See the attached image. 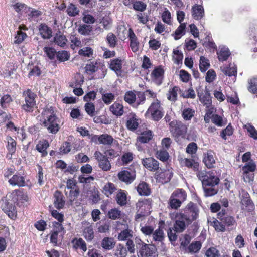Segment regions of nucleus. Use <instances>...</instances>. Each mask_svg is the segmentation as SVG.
<instances>
[{
  "label": "nucleus",
  "mask_w": 257,
  "mask_h": 257,
  "mask_svg": "<svg viewBox=\"0 0 257 257\" xmlns=\"http://www.w3.org/2000/svg\"><path fill=\"white\" fill-rule=\"evenodd\" d=\"M129 38L130 40V47L133 52H136L139 49V42L135 33L130 31L129 33Z\"/></svg>",
  "instance_id": "32"
},
{
  "label": "nucleus",
  "mask_w": 257,
  "mask_h": 257,
  "mask_svg": "<svg viewBox=\"0 0 257 257\" xmlns=\"http://www.w3.org/2000/svg\"><path fill=\"white\" fill-rule=\"evenodd\" d=\"M74 246L76 249L80 248L83 251H86L87 250L86 244L82 238L75 239L73 240Z\"/></svg>",
  "instance_id": "45"
},
{
  "label": "nucleus",
  "mask_w": 257,
  "mask_h": 257,
  "mask_svg": "<svg viewBox=\"0 0 257 257\" xmlns=\"http://www.w3.org/2000/svg\"><path fill=\"white\" fill-rule=\"evenodd\" d=\"M110 68L114 71L117 75L120 74L122 68L121 60L118 59L112 60L110 64Z\"/></svg>",
  "instance_id": "33"
},
{
  "label": "nucleus",
  "mask_w": 257,
  "mask_h": 257,
  "mask_svg": "<svg viewBox=\"0 0 257 257\" xmlns=\"http://www.w3.org/2000/svg\"><path fill=\"white\" fill-rule=\"evenodd\" d=\"M54 205L55 208L60 209L64 207L65 201L62 194L59 191H56L54 194Z\"/></svg>",
  "instance_id": "20"
},
{
  "label": "nucleus",
  "mask_w": 257,
  "mask_h": 257,
  "mask_svg": "<svg viewBox=\"0 0 257 257\" xmlns=\"http://www.w3.org/2000/svg\"><path fill=\"white\" fill-rule=\"evenodd\" d=\"M27 37L25 33L22 32L20 30L17 31V34L15 37V43L20 44L23 41L25 38Z\"/></svg>",
  "instance_id": "62"
},
{
  "label": "nucleus",
  "mask_w": 257,
  "mask_h": 257,
  "mask_svg": "<svg viewBox=\"0 0 257 257\" xmlns=\"http://www.w3.org/2000/svg\"><path fill=\"white\" fill-rule=\"evenodd\" d=\"M153 135L150 131L144 132L138 137V140L142 143L148 142L152 138Z\"/></svg>",
  "instance_id": "43"
},
{
  "label": "nucleus",
  "mask_w": 257,
  "mask_h": 257,
  "mask_svg": "<svg viewBox=\"0 0 257 257\" xmlns=\"http://www.w3.org/2000/svg\"><path fill=\"white\" fill-rule=\"evenodd\" d=\"M185 23H181L180 26L175 30L174 34L172 35L174 36L175 40L179 39L183 35L185 34Z\"/></svg>",
  "instance_id": "37"
},
{
  "label": "nucleus",
  "mask_w": 257,
  "mask_h": 257,
  "mask_svg": "<svg viewBox=\"0 0 257 257\" xmlns=\"http://www.w3.org/2000/svg\"><path fill=\"white\" fill-rule=\"evenodd\" d=\"M90 139L92 142L96 144H103L105 146H110L114 141L113 137L107 134L92 135Z\"/></svg>",
  "instance_id": "12"
},
{
  "label": "nucleus",
  "mask_w": 257,
  "mask_h": 257,
  "mask_svg": "<svg viewBox=\"0 0 257 257\" xmlns=\"http://www.w3.org/2000/svg\"><path fill=\"white\" fill-rule=\"evenodd\" d=\"M23 97L24 98V103L22 105V109L26 112H32L36 105V95L30 89H28L23 92Z\"/></svg>",
  "instance_id": "6"
},
{
  "label": "nucleus",
  "mask_w": 257,
  "mask_h": 257,
  "mask_svg": "<svg viewBox=\"0 0 257 257\" xmlns=\"http://www.w3.org/2000/svg\"><path fill=\"white\" fill-rule=\"evenodd\" d=\"M139 123L136 115L134 113H131L128 116L126 122V126L128 129L134 131L138 127Z\"/></svg>",
  "instance_id": "21"
},
{
  "label": "nucleus",
  "mask_w": 257,
  "mask_h": 257,
  "mask_svg": "<svg viewBox=\"0 0 257 257\" xmlns=\"http://www.w3.org/2000/svg\"><path fill=\"white\" fill-rule=\"evenodd\" d=\"M170 132L176 139L179 137H184L187 133L186 125L181 121H171L170 123Z\"/></svg>",
  "instance_id": "8"
},
{
  "label": "nucleus",
  "mask_w": 257,
  "mask_h": 257,
  "mask_svg": "<svg viewBox=\"0 0 257 257\" xmlns=\"http://www.w3.org/2000/svg\"><path fill=\"white\" fill-rule=\"evenodd\" d=\"M0 205L2 210L10 218L14 219L16 218L17 215L16 207L6 198H3L0 201Z\"/></svg>",
  "instance_id": "11"
},
{
  "label": "nucleus",
  "mask_w": 257,
  "mask_h": 257,
  "mask_svg": "<svg viewBox=\"0 0 257 257\" xmlns=\"http://www.w3.org/2000/svg\"><path fill=\"white\" fill-rule=\"evenodd\" d=\"M85 109L87 113L90 116L94 115L95 108L93 103L87 102L85 104Z\"/></svg>",
  "instance_id": "56"
},
{
  "label": "nucleus",
  "mask_w": 257,
  "mask_h": 257,
  "mask_svg": "<svg viewBox=\"0 0 257 257\" xmlns=\"http://www.w3.org/2000/svg\"><path fill=\"white\" fill-rule=\"evenodd\" d=\"M169 156V154L166 150H160L156 153V157L162 161H166L168 159Z\"/></svg>",
  "instance_id": "59"
},
{
  "label": "nucleus",
  "mask_w": 257,
  "mask_h": 257,
  "mask_svg": "<svg viewBox=\"0 0 257 257\" xmlns=\"http://www.w3.org/2000/svg\"><path fill=\"white\" fill-rule=\"evenodd\" d=\"M139 194L141 196H148L151 193V190L146 182L140 183L137 187Z\"/></svg>",
  "instance_id": "26"
},
{
  "label": "nucleus",
  "mask_w": 257,
  "mask_h": 257,
  "mask_svg": "<svg viewBox=\"0 0 257 257\" xmlns=\"http://www.w3.org/2000/svg\"><path fill=\"white\" fill-rule=\"evenodd\" d=\"M162 108L161 107L160 102L157 100L155 102L152 103L146 113V115H151L154 120L158 121L163 116Z\"/></svg>",
  "instance_id": "9"
},
{
  "label": "nucleus",
  "mask_w": 257,
  "mask_h": 257,
  "mask_svg": "<svg viewBox=\"0 0 257 257\" xmlns=\"http://www.w3.org/2000/svg\"><path fill=\"white\" fill-rule=\"evenodd\" d=\"M9 182L13 186H18L19 187H23L27 185L25 182V176L22 175L19 173L14 175L9 180Z\"/></svg>",
  "instance_id": "16"
},
{
  "label": "nucleus",
  "mask_w": 257,
  "mask_h": 257,
  "mask_svg": "<svg viewBox=\"0 0 257 257\" xmlns=\"http://www.w3.org/2000/svg\"><path fill=\"white\" fill-rule=\"evenodd\" d=\"M218 58L219 61H224L228 59L230 55L229 49L225 46H220L217 51Z\"/></svg>",
  "instance_id": "23"
},
{
  "label": "nucleus",
  "mask_w": 257,
  "mask_h": 257,
  "mask_svg": "<svg viewBox=\"0 0 257 257\" xmlns=\"http://www.w3.org/2000/svg\"><path fill=\"white\" fill-rule=\"evenodd\" d=\"M59 120L54 113L52 107H47L41 113L40 124L52 134H56L59 130Z\"/></svg>",
  "instance_id": "3"
},
{
  "label": "nucleus",
  "mask_w": 257,
  "mask_h": 257,
  "mask_svg": "<svg viewBox=\"0 0 257 257\" xmlns=\"http://www.w3.org/2000/svg\"><path fill=\"white\" fill-rule=\"evenodd\" d=\"M197 177L202 182L205 196L210 197L217 193L218 189L215 186L219 183L218 177L212 173L206 172H198Z\"/></svg>",
  "instance_id": "2"
},
{
  "label": "nucleus",
  "mask_w": 257,
  "mask_h": 257,
  "mask_svg": "<svg viewBox=\"0 0 257 257\" xmlns=\"http://www.w3.org/2000/svg\"><path fill=\"white\" fill-rule=\"evenodd\" d=\"M181 204L182 203L180 202V201H178L177 200L175 199L174 198L171 196L169 200V204L170 207L172 209H178L179 207H180Z\"/></svg>",
  "instance_id": "63"
},
{
  "label": "nucleus",
  "mask_w": 257,
  "mask_h": 257,
  "mask_svg": "<svg viewBox=\"0 0 257 257\" xmlns=\"http://www.w3.org/2000/svg\"><path fill=\"white\" fill-rule=\"evenodd\" d=\"M12 101L11 97L9 95H4L0 100L1 106L3 108H6Z\"/></svg>",
  "instance_id": "61"
},
{
  "label": "nucleus",
  "mask_w": 257,
  "mask_h": 257,
  "mask_svg": "<svg viewBox=\"0 0 257 257\" xmlns=\"http://www.w3.org/2000/svg\"><path fill=\"white\" fill-rule=\"evenodd\" d=\"M98 68L97 62H91L89 64H87L85 66V71L88 74H92L94 72L97 71Z\"/></svg>",
  "instance_id": "50"
},
{
  "label": "nucleus",
  "mask_w": 257,
  "mask_h": 257,
  "mask_svg": "<svg viewBox=\"0 0 257 257\" xmlns=\"http://www.w3.org/2000/svg\"><path fill=\"white\" fill-rule=\"evenodd\" d=\"M201 247V244L199 241L192 242L188 247L190 252L196 253L198 252Z\"/></svg>",
  "instance_id": "58"
},
{
  "label": "nucleus",
  "mask_w": 257,
  "mask_h": 257,
  "mask_svg": "<svg viewBox=\"0 0 257 257\" xmlns=\"http://www.w3.org/2000/svg\"><path fill=\"white\" fill-rule=\"evenodd\" d=\"M179 90V88L177 86H175L173 88L170 89L167 94L168 99L170 101H176L177 97V92Z\"/></svg>",
  "instance_id": "49"
},
{
  "label": "nucleus",
  "mask_w": 257,
  "mask_h": 257,
  "mask_svg": "<svg viewBox=\"0 0 257 257\" xmlns=\"http://www.w3.org/2000/svg\"><path fill=\"white\" fill-rule=\"evenodd\" d=\"M115 245V242L113 238L105 237H104L101 243L102 247L105 250H111Z\"/></svg>",
  "instance_id": "24"
},
{
  "label": "nucleus",
  "mask_w": 257,
  "mask_h": 257,
  "mask_svg": "<svg viewBox=\"0 0 257 257\" xmlns=\"http://www.w3.org/2000/svg\"><path fill=\"white\" fill-rule=\"evenodd\" d=\"M116 190L115 185L110 182H108L104 185L102 188V191L107 197H109Z\"/></svg>",
  "instance_id": "34"
},
{
  "label": "nucleus",
  "mask_w": 257,
  "mask_h": 257,
  "mask_svg": "<svg viewBox=\"0 0 257 257\" xmlns=\"http://www.w3.org/2000/svg\"><path fill=\"white\" fill-rule=\"evenodd\" d=\"M54 41L56 44L61 47H64L67 42L66 36L60 31L56 34L54 37Z\"/></svg>",
  "instance_id": "27"
},
{
  "label": "nucleus",
  "mask_w": 257,
  "mask_h": 257,
  "mask_svg": "<svg viewBox=\"0 0 257 257\" xmlns=\"http://www.w3.org/2000/svg\"><path fill=\"white\" fill-rule=\"evenodd\" d=\"M114 95L112 93H105L104 92L102 93V99L106 104L111 103L114 100Z\"/></svg>",
  "instance_id": "52"
},
{
  "label": "nucleus",
  "mask_w": 257,
  "mask_h": 257,
  "mask_svg": "<svg viewBox=\"0 0 257 257\" xmlns=\"http://www.w3.org/2000/svg\"><path fill=\"white\" fill-rule=\"evenodd\" d=\"M116 200L117 203L120 206H122L126 203V195L125 192L120 190L116 196Z\"/></svg>",
  "instance_id": "44"
},
{
  "label": "nucleus",
  "mask_w": 257,
  "mask_h": 257,
  "mask_svg": "<svg viewBox=\"0 0 257 257\" xmlns=\"http://www.w3.org/2000/svg\"><path fill=\"white\" fill-rule=\"evenodd\" d=\"M124 99L130 105L136 107V93L135 92L129 91L125 93Z\"/></svg>",
  "instance_id": "29"
},
{
  "label": "nucleus",
  "mask_w": 257,
  "mask_h": 257,
  "mask_svg": "<svg viewBox=\"0 0 257 257\" xmlns=\"http://www.w3.org/2000/svg\"><path fill=\"white\" fill-rule=\"evenodd\" d=\"M207 257H219L220 253L219 251L214 247H211L206 252Z\"/></svg>",
  "instance_id": "64"
},
{
  "label": "nucleus",
  "mask_w": 257,
  "mask_h": 257,
  "mask_svg": "<svg viewBox=\"0 0 257 257\" xmlns=\"http://www.w3.org/2000/svg\"><path fill=\"white\" fill-rule=\"evenodd\" d=\"M131 232V230L128 229H125L121 231L118 234V239L120 241L130 239L133 237Z\"/></svg>",
  "instance_id": "48"
},
{
  "label": "nucleus",
  "mask_w": 257,
  "mask_h": 257,
  "mask_svg": "<svg viewBox=\"0 0 257 257\" xmlns=\"http://www.w3.org/2000/svg\"><path fill=\"white\" fill-rule=\"evenodd\" d=\"M147 5L140 1H134L133 4V9L137 11L143 12L146 9Z\"/></svg>",
  "instance_id": "51"
},
{
  "label": "nucleus",
  "mask_w": 257,
  "mask_h": 257,
  "mask_svg": "<svg viewBox=\"0 0 257 257\" xmlns=\"http://www.w3.org/2000/svg\"><path fill=\"white\" fill-rule=\"evenodd\" d=\"M173 173L172 169H167L162 171L161 169L155 173V178L156 181L162 184L166 183L170 181L172 177Z\"/></svg>",
  "instance_id": "13"
},
{
  "label": "nucleus",
  "mask_w": 257,
  "mask_h": 257,
  "mask_svg": "<svg viewBox=\"0 0 257 257\" xmlns=\"http://www.w3.org/2000/svg\"><path fill=\"white\" fill-rule=\"evenodd\" d=\"M209 60L204 56H201L199 60V68L201 72H205L209 67Z\"/></svg>",
  "instance_id": "40"
},
{
  "label": "nucleus",
  "mask_w": 257,
  "mask_h": 257,
  "mask_svg": "<svg viewBox=\"0 0 257 257\" xmlns=\"http://www.w3.org/2000/svg\"><path fill=\"white\" fill-rule=\"evenodd\" d=\"M94 157L98 163V167L104 171H108L111 168L110 161L106 156L100 152L96 151L94 154Z\"/></svg>",
  "instance_id": "10"
},
{
  "label": "nucleus",
  "mask_w": 257,
  "mask_h": 257,
  "mask_svg": "<svg viewBox=\"0 0 257 257\" xmlns=\"http://www.w3.org/2000/svg\"><path fill=\"white\" fill-rule=\"evenodd\" d=\"M107 215L109 218L116 220L120 218L122 212L117 208H113L108 211Z\"/></svg>",
  "instance_id": "41"
},
{
  "label": "nucleus",
  "mask_w": 257,
  "mask_h": 257,
  "mask_svg": "<svg viewBox=\"0 0 257 257\" xmlns=\"http://www.w3.org/2000/svg\"><path fill=\"white\" fill-rule=\"evenodd\" d=\"M145 92H136V107L138 106L139 105L144 103L146 100Z\"/></svg>",
  "instance_id": "54"
},
{
  "label": "nucleus",
  "mask_w": 257,
  "mask_h": 257,
  "mask_svg": "<svg viewBox=\"0 0 257 257\" xmlns=\"http://www.w3.org/2000/svg\"><path fill=\"white\" fill-rule=\"evenodd\" d=\"M83 235L87 241H91L94 237V233L92 226L89 225L86 227L84 229Z\"/></svg>",
  "instance_id": "35"
},
{
  "label": "nucleus",
  "mask_w": 257,
  "mask_h": 257,
  "mask_svg": "<svg viewBox=\"0 0 257 257\" xmlns=\"http://www.w3.org/2000/svg\"><path fill=\"white\" fill-rule=\"evenodd\" d=\"M201 89V87L197 89V95L199 98L200 101L204 105L206 106L207 108H209L212 104L210 94L206 90L205 91V93L204 94L203 90Z\"/></svg>",
  "instance_id": "14"
},
{
  "label": "nucleus",
  "mask_w": 257,
  "mask_h": 257,
  "mask_svg": "<svg viewBox=\"0 0 257 257\" xmlns=\"http://www.w3.org/2000/svg\"><path fill=\"white\" fill-rule=\"evenodd\" d=\"M248 91L253 93L257 94V77H253L248 80Z\"/></svg>",
  "instance_id": "42"
},
{
  "label": "nucleus",
  "mask_w": 257,
  "mask_h": 257,
  "mask_svg": "<svg viewBox=\"0 0 257 257\" xmlns=\"http://www.w3.org/2000/svg\"><path fill=\"white\" fill-rule=\"evenodd\" d=\"M16 142L12 139L10 137L8 140V145L7 148L10 154H13L15 152L16 150Z\"/></svg>",
  "instance_id": "57"
},
{
  "label": "nucleus",
  "mask_w": 257,
  "mask_h": 257,
  "mask_svg": "<svg viewBox=\"0 0 257 257\" xmlns=\"http://www.w3.org/2000/svg\"><path fill=\"white\" fill-rule=\"evenodd\" d=\"M221 70L226 76H235L237 74V68L234 64H230L228 66L221 67Z\"/></svg>",
  "instance_id": "22"
},
{
  "label": "nucleus",
  "mask_w": 257,
  "mask_h": 257,
  "mask_svg": "<svg viewBox=\"0 0 257 257\" xmlns=\"http://www.w3.org/2000/svg\"><path fill=\"white\" fill-rule=\"evenodd\" d=\"M40 33L44 39H50L52 37V29L45 24H42L39 28Z\"/></svg>",
  "instance_id": "25"
},
{
  "label": "nucleus",
  "mask_w": 257,
  "mask_h": 257,
  "mask_svg": "<svg viewBox=\"0 0 257 257\" xmlns=\"http://www.w3.org/2000/svg\"><path fill=\"white\" fill-rule=\"evenodd\" d=\"M80 10L79 8L74 4H70L67 7L66 12L70 17H75L78 15Z\"/></svg>",
  "instance_id": "38"
},
{
  "label": "nucleus",
  "mask_w": 257,
  "mask_h": 257,
  "mask_svg": "<svg viewBox=\"0 0 257 257\" xmlns=\"http://www.w3.org/2000/svg\"><path fill=\"white\" fill-rule=\"evenodd\" d=\"M92 30V26L87 24L80 25L78 29V32L80 34L84 36L90 35Z\"/></svg>",
  "instance_id": "36"
},
{
  "label": "nucleus",
  "mask_w": 257,
  "mask_h": 257,
  "mask_svg": "<svg viewBox=\"0 0 257 257\" xmlns=\"http://www.w3.org/2000/svg\"><path fill=\"white\" fill-rule=\"evenodd\" d=\"M152 238L151 244L157 247L158 249L161 251L165 250V245L164 243L165 235L162 229L159 227L155 230L150 236Z\"/></svg>",
  "instance_id": "7"
},
{
  "label": "nucleus",
  "mask_w": 257,
  "mask_h": 257,
  "mask_svg": "<svg viewBox=\"0 0 257 257\" xmlns=\"http://www.w3.org/2000/svg\"><path fill=\"white\" fill-rule=\"evenodd\" d=\"M136 247L139 248V253L141 257H157V247L152 244H148L143 242L140 239L135 241Z\"/></svg>",
  "instance_id": "5"
},
{
  "label": "nucleus",
  "mask_w": 257,
  "mask_h": 257,
  "mask_svg": "<svg viewBox=\"0 0 257 257\" xmlns=\"http://www.w3.org/2000/svg\"><path fill=\"white\" fill-rule=\"evenodd\" d=\"M110 111L117 116H121L124 112L123 106L119 103L115 102L110 106Z\"/></svg>",
  "instance_id": "28"
},
{
  "label": "nucleus",
  "mask_w": 257,
  "mask_h": 257,
  "mask_svg": "<svg viewBox=\"0 0 257 257\" xmlns=\"http://www.w3.org/2000/svg\"><path fill=\"white\" fill-rule=\"evenodd\" d=\"M56 56L57 59L61 62L68 60L70 57V55L67 51L65 50L58 51L57 53Z\"/></svg>",
  "instance_id": "55"
},
{
  "label": "nucleus",
  "mask_w": 257,
  "mask_h": 257,
  "mask_svg": "<svg viewBox=\"0 0 257 257\" xmlns=\"http://www.w3.org/2000/svg\"><path fill=\"white\" fill-rule=\"evenodd\" d=\"M192 17L195 20H200L204 15L203 7L200 5L195 4L192 8Z\"/></svg>",
  "instance_id": "19"
},
{
  "label": "nucleus",
  "mask_w": 257,
  "mask_h": 257,
  "mask_svg": "<svg viewBox=\"0 0 257 257\" xmlns=\"http://www.w3.org/2000/svg\"><path fill=\"white\" fill-rule=\"evenodd\" d=\"M43 50L49 58L51 60L54 59L56 54L57 55L56 50L52 47H45Z\"/></svg>",
  "instance_id": "60"
},
{
  "label": "nucleus",
  "mask_w": 257,
  "mask_h": 257,
  "mask_svg": "<svg viewBox=\"0 0 257 257\" xmlns=\"http://www.w3.org/2000/svg\"><path fill=\"white\" fill-rule=\"evenodd\" d=\"M256 164L252 160L246 163L245 165L242 167V172H252L254 173V171L256 169Z\"/></svg>",
  "instance_id": "39"
},
{
  "label": "nucleus",
  "mask_w": 257,
  "mask_h": 257,
  "mask_svg": "<svg viewBox=\"0 0 257 257\" xmlns=\"http://www.w3.org/2000/svg\"><path fill=\"white\" fill-rule=\"evenodd\" d=\"M52 231L59 234V238H62L65 233V230L61 223L55 222L53 224V228Z\"/></svg>",
  "instance_id": "47"
},
{
  "label": "nucleus",
  "mask_w": 257,
  "mask_h": 257,
  "mask_svg": "<svg viewBox=\"0 0 257 257\" xmlns=\"http://www.w3.org/2000/svg\"><path fill=\"white\" fill-rule=\"evenodd\" d=\"M217 218L211 222L215 230L218 232H225L226 230H233L236 225V221L232 216L226 214L225 210H222L217 214Z\"/></svg>",
  "instance_id": "4"
},
{
  "label": "nucleus",
  "mask_w": 257,
  "mask_h": 257,
  "mask_svg": "<svg viewBox=\"0 0 257 257\" xmlns=\"http://www.w3.org/2000/svg\"><path fill=\"white\" fill-rule=\"evenodd\" d=\"M164 70L161 67L155 68L152 72L151 76L153 81L158 85L162 83Z\"/></svg>",
  "instance_id": "17"
},
{
  "label": "nucleus",
  "mask_w": 257,
  "mask_h": 257,
  "mask_svg": "<svg viewBox=\"0 0 257 257\" xmlns=\"http://www.w3.org/2000/svg\"><path fill=\"white\" fill-rule=\"evenodd\" d=\"M195 111L190 108H184L182 111V117L185 120H190L194 116Z\"/></svg>",
  "instance_id": "46"
},
{
  "label": "nucleus",
  "mask_w": 257,
  "mask_h": 257,
  "mask_svg": "<svg viewBox=\"0 0 257 257\" xmlns=\"http://www.w3.org/2000/svg\"><path fill=\"white\" fill-rule=\"evenodd\" d=\"M142 163L145 168L151 171H157L159 168L158 161L152 157L142 159Z\"/></svg>",
  "instance_id": "15"
},
{
  "label": "nucleus",
  "mask_w": 257,
  "mask_h": 257,
  "mask_svg": "<svg viewBox=\"0 0 257 257\" xmlns=\"http://www.w3.org/2000/svg\"><path fill=\"white\" fill-rule=\"evenodd\" d=\"M171 196L182 203L186 199L187 195L183 189H178L172 194Z\"/></svg>",
  "instance_id": "30"
},
{
  "label": "nucleus",
  "mask_w": 257,
  "mask_h": 257,
  "mask_svg": "<svg viewBox=\"0 0 257 257\" xmlns=\"http://www.w3.org/2000/svg\"><path fill=\"white\" fill-rule=\"evenodd\" d=\"M107 42L110 47L114 48L117 42L115 35L112 33H109L106 37Z\"/></svg>",
  "instance_id": "53"
},
{
  "label": "nucleus",
  "mask_w": 257,
  "mask_h": 257,
  "mask_svg": "<svg viewBox=\"0 0 257 257\" xmlns=\"http://www.w3.org/2000/svg\"><path fill=\"white\" fill-rule=\"evenodd\" d=\"M118 177L121 181L126 183H131L135 179V174L134 172H130L124 170L119 172Z\"/></svg>",
  "instance_id": "18"
},
{
  "label": "nucleus",
  "mask_w": 257,
  "mask_h": 257,
  "mask_svg": "<svg viewBox=\"0 0 257 257\" xmlns=\"http://www.w3.org/2000/svg\"><path fill=\"white\" fill-rule=\"evenodd\" d=\"M185 211L188 215L178 212L170 214L171 219L175 220L174 225L175 232H183L187 225L198 217L199 209L197 206L193 202L188 204Z\"/></svg>",
  "instance_id": "1"
},
{
  "label": "nucleus",
  "mask_w": 257,
  "mask_h": 257,
  "mask_svg": "<svg viewBox=\"0 0 257 257\" xmlns=\"http://www.w3.org/2000/svg\"><path fill=\"white\" fill-rule=\"evenodd\" d=\"M203 162L207 168H210L213 167L215 161L211 152L204 154Z\"/></svg>",
  "instance_id": "31"
}]
</instances>
